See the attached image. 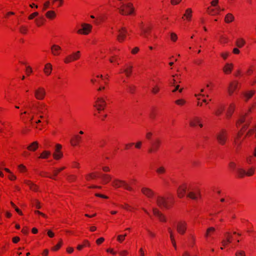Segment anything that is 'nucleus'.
<instances>
[{
  "instance_id": "1",
  "label": "nucleus",
  "mask_w": 256,
  "mask_h": 256,
  "mask_svg": "<svg viewBox=\"0 0 256 256\" xmlns=\"http://www.w3.org/2000/svg\"><path fill=\"white\" fill-rule=\"evenodd\" d=\"M119 12L122 15L131 14L134 11V8L131 2L122 3L120 8H118Z\"/></svg>"
},
{
  "instance_id": "2",
  "label": "nucleus",
  "mask_w": 256,
  "mask_h": 256,
  "mask_svg": "<svg viewBox=\"0 0 256 256\" xmlns=\"http://www.w3.org/2000/svg\"><path fill=\"white\" fill-rule=\"evenodd\" d=\"M218 142L221 145H224L228 139V133L225 130H221L216 134Z\"/></svg>"
},
{
  "instance_id": "3",
  "label": "nucleus",
  "mask_w": 256,
  "mask_h": 256,
  "mask_svg": "<svg viewBox=\"0 0 256 256\" xmlns=\"http://www.w3.org/2000/svg\"><path fill=\"white\" fill-rule=\"evenodd\" d=\"M112 185L116 188H120L122 186L126 190H132L125 181L120 180L118 179H114L112 182Z\"/></svg>"
},
{
  "instance_id": "4",
  "label": "nucleus",
  "mask_w": 256,
  "mask_h": 256,
  "mask_svg": "<svg viewBox=\"0 0 256 256\" xmlns=\"http://www.w3.org/2000/svg\"><path fill=\"white\" fill-rule=\"evenodd\" d=\"M254 169L252 168H249L247 172L240 167L236 170V173L240 178H242L245 176H251L254 174Z\"/></svg>"
},
{
  "instance_id": "5",
  "label": "nucleus",
  "mask_w": 256,
  "mask_h": 256,
  "mask_svg": "<svg viewBox=\"0 0 256 256\" xmlns=\"http://www.w3.org/2000/svg\"><path fill=\"white\" fill-rule=\"evenodd\" d=\"M80 56V51H77L73 52L72 54L66 56L64 60V62L65 63H70L72 61L76 60H78Z\"/></svg>"
},
{
  "instance_id": "6",
  "label": "nucleus",
  "mask_w": 256,
  "mask_h": 256,
  "mask_svg": "<svg viewBox=\"0 0 256 256\" xmlns=\"http://www.w3.org/2000/svg\"><path fill=\"white\" fill-rule=\"evenodd\" d=\"M172 204V199L170 196L161 197V206H162L166 209L169 208Z\"/></svg>"
},
{
  "instance_id": "7",
  "label": "nucleus",
  "mask_w": 256,
  "mask_h": 256,
  "mask_svg": "<svg viewBox=\"0 0 256 256\" xmlns=\"http://www.w3.org/2000/svg\"><path fill=\"white\" fill-rule=\"evenodd\" d=\"M118 34L117 36V40L120 42H122L126 38L128 34V31L125 27H122L118 29Z\"/></svg>"
},
{
  "instance_id": "8",
  "label": "nucleus",
  "mask_w": 256,
  "mask_h": 256,
  "mask_svg": "<svg viewBox=\"0 0 256 256\" xmlns=\"http://www.w3.org/2000/svg\"><path fill=\"white\" fill-rule=\"evenodd\" d=\"M34 95L36 99L41 100L44 98L46 92L44 88H39L35 90Z\"/></svg>"
},
{
  "instance_id": "9",
  "label": "nucleus",
  "mask_w": 256,
  "mask_h": 256,
  "mask_svg": "<svg viewBox=\"0 0 256 256\" xmlns=\"http://www.w3.org/2000/svg\"><path fill=\"white\" fill-rule=\"evenodd\" d=\"M82 28L78 30V32L84 34H88L90 32L92 28L91 25L86 24H82Z\"/></svg>"
},
{
  "instance_id": "10",
  "label": "nucleus",
  "mask_w": 256,
  "mask_h": 256,
  "mask_svg": "<svg viewBox=\"0 0 256 256\" xmlns=\"http://www.w3.org/2000/svg\"><path fill=\"white\" fill-rule=\"evenodd\" d=\"M186 228V223L185 222H180L178 223L176 226V230L178 232L182 234H183Z\"/></svg>"
},
{
  "instance_id": "11",
  "label": "nucleus",
  "mask_w": 256,
  "mask_h": 256,
  "mask_svg": "<svg viewBox=\"0 0 256 256\" xmlns=\"http://www.w3.org/2000/svg\"><path fill=\"white\" fill-rule=\"evenodd\" d=\"M201 119L198 117V116H194L191 118H190L189 120L190 125L191 126H196L197 124H199V126L200 128L202 127V124H201Z\"/></svg>"
},
{
  "instance_id": "12",
  "label": "nucleus",
  "mask_w": 256,
  "mask_h": 256,
  "mask_svg": "<svg viewBox=\"0 0 256 256\" xmlns=\"http://www.w3.org/2000/svg\"><path fill=\"white\" fill-rule=\"evenodd\" d=\"M98 103L97 110L100 112L101 110H103L106 106V102L102 98H98L96 100Z\"/></svg>"
},
{
  "instance_id": "13",
  "label": "nucleus",
  "mask_w": 256,
  "mask_h": 256,
  "mask_svg": "<svg viewBox=\"0 0 256 256\" xmlns=\"http://www.w3.org/2000/svg\"><path fill=\"white\" fill-rule=\"evenodd\" d=\"M186 186L185 184L180 186L177 190L178 196L179 198H182L186 190Z\"/></svg>"
},
{
  "instance_id": "14",
  "label": "nucleus",
  "mask_w": 256,
  "mask_h": 256,
  "mask_svg": "<svg viewBox=\"0 0 256 256\" xmlns=\"http://www.w3.org/2000/svg\"><path fill=\"white\" fill-rule=\"evenodd\" d=\"M238 85V82H233L230 84L228 88V91L229 95L232 96L234 90L237 88Z\"/></svg>"
},
{
  "instance_id": "15",
  "label": "nucleus",
  "mask_w": 256,
  "mask_h": 256,
  "mask_svg": "<svg viewBox=\"0 0 256 256\" xmlns=\"http://www.w3.org/2000/svg\"><path fill=\"white\" fill-rule=\"evenodd\" d=\"M234 68V64L232 63H226L224 66L223 71L226 74H230Z\"/></svg>"
},
{
  "instance_id": "16",
  "label": "nucleus",
  "mask_w": 256,
  "mask_h": 256,
  "mask_svg": "<svg viewBox=\"0 0 256 256\" xmlns=\"http://www.w3.org/2000/svg\"><path fill=\"white\" fill-rule=\"evenodd\" d=\"M159 141L158 140L152 142V146L148 150V152L150 153L155 152L158 148Z\"/></svg>"
},
{
  "instance_id": "17",
  "label": "nucleus",
  "mask_w": 256,
  "mask_h": 256,
  "mask_svg": "<svg viewBox=\"0 0 256 256\" xmlns=\"http://www.w3.org/2000/svg\"><path fill=\"white\" fill-rule=\"evenodd\" d=\"M61 50V48L56 44H53L51 47L52 53L54 56H58L60 54V51Z\"/></svg>"
},
{
  "instance_id": "18",
  "label": "nucleus",
  "mask_w": 256,
  "mask_h": 256,
  "mask_svg": "<svg viewBox=\"0 0 256 256\" xmlns=\"http://www.w3.org/2000/svg\"><path fill=\"white\" fill-rule=\"evenodd\" d=\"M241 134H242V132H240L234 138V144L236 148L238 147L242 141L240 140Z\"/></svg>"
},
{
  "instance_id": "19",
  "label": "nucleus",
  "mask_w": 256,
  "mask_h": 256,
  "mask_svg": "<svg viewBox=\"0 0 256 256\" xmlns=\"http://www.w3.org/2000/svg\"><path fill=\"white\" fill-rule=\"evenodd\" d=\"M208 14H211L212 16L216 15V14H220V12L221 10L219 6H217L216 8H208ZM222 10H224V9H222Z\"/></svg>"
},
{
  "instance_id": "20",
  "label": "nucleus",
  "mask_w": 256,
  "mask_h": 256,
  "mask_svg": "<svg viewBox=\"0 0 256 256\" xmlns=\"http://www.w3.org/2000/svg\"><path fill=\"white\" fill-rule=\"evenodd\" d=\"M231 238L232 236L229 233L226 234L222 242V246H226L228 243L231 242Z\"/></svg>"
},
{
  "instance_id": "21",
  "label": "nucleus",
  "mask_w": 256,
  "mask_h": 256,
  "mask_svg": "<svg viewBox=\"0 0 256 256\" xmlns=\"http://www.w3.org/2000/svg\"><path fill=\"white\" fill-rule=\"evenodd\" d=\"M192 9L191 8H188L186 10V12L184 16L186 17L188 20L190 21L192 17Z\"/></svg>"
},
{
  "instance_id": "22",
  "label": "nucleus",
  "mask_w": 256,
  "mask_h": 256,
  "mask_svg": "<svg viewBox=\"0 0 256 256\" xmlns=\"http://www.w3.org/2000/svg\"><path fill=\"white\" fill-rule=\"evenodd\" d=\"M81 138V136L78 135L74 136V139L71 140L72 144L73 146L78 145L80 142Z\"/></svg>"
},
{
  "instance_id": "23",
  "label": "nucleus",
  "mask_w": 256,
  "mask_h": 256,
  "mask_svg": "<svg viewBox=\"0 0 256 256\" xmlns=\"http://www.w3.org/2000/svg\"><path fill=\"white\" fill-rule=\"evenodd\" d=\"M234 17L232 14L228 13L226 14L224 18V21L226 23H230L234 20Z\"/></svg>"
},
{
  "instance_id": "24",
  "label": "nucleus",
  "mask_w": 256,
  "mask_h": 256,
  "mask_svg": "<svg viewBox=\"0 0 256 256\" xmlns=\"http://www.w3.org/2000/svg\"><path fill=\"white\" fill-rule=\"evenodd\" d=\"M101 178L104 184H107L108 182L112 179V176L107 174H102L101 175Z\"/></svg>"
},
{
  "instance_id": "25",
  "label": "nucleus",
  "mask_w": 256,
  "mask_h": 256,
  "mask_svg": "<svg viewBox=\"0 0 256 256\" xmlns=\"http://www.w3.org/2000/svg\"><path fill=\"white\" fill-rule=\"evenodd\" d=\"M52 70V66L50 64H46L44 68V72L47 75H50Z\"/></svg>"
},
{
  "instance_id": "26",
  "label": "nucleus",
  "mask_w": 256,
  "mask_h": 256,
  "mask_svg": "<svg viewBox=\"0 0 256 256\" xmlns=\"http://www.w3.org/2000/svg\"><path fill=\"white\" fill-rule=\"evenodd\" d=\"M142 192L148 198H150L152 196V192L147 188H142Z\"/></svg>"
},
{
  "instance_id": "27",
  "label": "nucleus",
  "mask_w": 256,
  "mask_h": 256,
  "mask_svg": "<svg viewBox=\"0 0 256 256\" xmlns=\"http://www.w3.org/2000/svg\"><path fill=\"white\" fill-rule=\"evenodd\" d=\"M228 38L226 35H220V36L219 42L222 44H224L228 42Z\"/></svg>"
},
{
  "instance_id": "28",
  "label": "nucleus",
  "mask_w": 256,
  "mask_h": 256,
  "mask_svg": "<svg viewBox=\"0 0 256 256\" xmlns=\"http://www.w3.org/2000/svg\"><path fill=\"white\" fill-rule=\"evenodd\" d=\"M215 231V228L214 227H210L208 228L206 231L204 236L206 238L210 236Z\"/></svg>"
},
{
  "instance_id": "29",
  "label": "nucleus",
  "mask_w": 256,
  "mask_h": 256,
  "mask_svg": "<svg viewBox=\"0 0 256 256\" xmlns=\"http://www.w3.org/2000/svg\"><path fill=\"white\" fill-rule=\"evenodd\" d=\"M38 148V143L37 142H33L30 146L28 147V149L32 150L35 151Z\"/></svg>"
},
{
  "instance_id": "30",
  "label": "nucleus",
  "mask_w": 256,
  "mask_h": 256,
  "mask_svg": "<svg viewBox=\"0 0 256 256\" xmlns=\"http://www.w3.org/2000/svg\"><path fill=\"white\" fill-rule=\"evenodd\" d=\"M198 191L196 192H190L188 194V196L192 199L196 200L198 198Z\"/></svg>"
},
{
  "instance_id": "31",
  "label": "nucleus",
  "mask_w": 256,
  "mask_h": 256,
  "mask_svg": "<svg viewBox=\"0 0 256 256\" xmlns=\"http://www.w3.org/2000/svg\"><path fill=\"white\" fill-rule=\"evenodd\" d=\"M244 44L245 40L242 38H238L236 40V45L238 48L242 47L244 46Z\"/></svg>"
},
{
  "instance_id": "32",
  "label": "nucleus",
  "mask_w": 256,
  "mask_h": 256,
  "mask_svg": "<svg viewBox=\"0 0 256 256\" xmlns=\"http://www.w3.org/2000/svg\"><path fill=\"white\" fill-rule=\"evenodd\" d=\"M25 182L26 184H28V186H30V188L32 190H34V191L37 190L38 188L36 184H34L31 182L28 181V180L26 181Z\"/></svg>"
},
{
  "instance_id": "33",
  "label": "nucleus",
  "mask_w": 256,
  "mask_h": 256,
  "mask_svg": "<svg viewBox=\"0 0 256 256\" xmlns=\"http://www.w3.org/2000/svg\"><path fill=\"white\" fill-rule=\"evenodd\" d=\"M254 94V90L248 91L244 94V96L246 98V100H248L249 98H250Z\"/></svg>"
},
{
  "instance_id": "34",
  "label": "nucleus",
  "mask_w": 256,
  "mask_h": 256,
  "mask_svg": "<svg viewBox=\"0 0 256 256\" xmlns=\"http://www.w3.org/2000/svg\"><path fill=\"white\" fill-rule=\"evenodd\" d=\"M234 105L232 104H231L230 106V107H229V108L228 110L227 113H226V115H227L228 117H229L232 115V113L233 112L234 110Z\"/></svg>"
},
{
  "instance_id": "35",
  "label": "nucleus",
  "mask_w": 256,
  "mask_h": 256,
  "mask_svg": "<svg viewBox=\"0 0 256 256\" xmlns=\"http://www.w3.org/2000/svg\"><path fill=\"white\" fill-rule=\"evenodd\" d=\"M46 16L48 18H53L56 16V14L54 11L50 10L46 13Z\"/></svg>"
},
{
  "instance_id": "36",
  "label": "nucleus",
  "mask_w": 256,
  "mask_h": 256,
  "mask_svg": "<svg viewBox=\"0 0 256 256\" xmlns=\"http://www.w3.org/2000/svg\"><path fill=\"white\" fill-rule=\"evenodd\" d=\"M50 154V152L49 151H44L40 156V158H47L49 156Z\"/></svg>"
},
{
  "instance_id": "37",
  "label": "nucleus",
  "mask_w": 256,
  "mask_h": 256,
  "mask_svg": "<svg viewBox=\"0 0 256 256\" xmlns=\"http://www.w3.org/2000/svg\"><path fill=\"white\" fill-rule=\"evenodd\" d=\"M228 166L232 170H236V172L238 168H236V164L234 162H230L228 164Z\"/></svg>"
},
{
  "instance_id": "38",
  "label": "nucleus",
  "mask_w": 256,
  "mask_h": 256,
  "mask_svg": "<svg viewBox=\"0 0 256 256\" xmlns=\"http://www.w3.org/2000/svg\"><path fill=\"white\" fill-rule=\"evenodd\" d=\"M175 103L178 106H182L186 104V101L184 99L180 98L176 100Z\"/></svg>"
},
{
  "instance_id": "39",
  "label": "nucleus",
  "mask_w": 256,
  "mask_h": 256,
  "mask_svg": "<svg viewBox=\"0 0 256 256\" xmlns=\"http://www.w3.org/2000/svg\"><path fill=\"white\" fill-rule=\"evenodd\" d=\"M224 110V107L222 106H220L214 112L215 114L217 116H220Z\"/></svg>"
},
{
  "instance_id": "40",
  "label": "nucleus",
  "mask_w": 256,
  "mask_h": 256,
  "mask_svg": "<svg viewBox=\"0 0 256 256\" xmlns=\"http://www.w3.org/2000/svg\"><path fill=\"white\" fill-rule=\"evenodd\" d=\"M132 66H128L127 68L124 70V72H125L126 76H129L132 72Z\"/></svg>"
},
{
  "instance_id": "41",
  "label": "nucleus",
  "mask_w": 256,
  "mask_h": 256,
  "mask_svg": "<svg viewBox=\"0 0 256 256\" xmlns=\"http://www.w3.org/2000/svg\"><path fill=\"white\" fill-rule=\"evenodd\" d=\"M44 18L41 17L38 19H36L35 22L38 26H40L43 24Z\"/></svg>"
},
{
  "instance_id": "42",
  "label": "nucleus",
  "mask_w": 256,
  "mask_h": 256,
  "mask_svg": "<svg viewBox=\"0 0 256 256\" xmlns=\"http://www.w3.org/2000/svg\"><path fill=\"white\" fill-rule=\"evenodd\" d=\"M53 156L55 159L58 160L62 157V154L61 152H55L53 154Z\"/></svg>"
},
{
  "instance_id": "43",
  "label": "nucleus",
  "mask_w": 256,
  "mask_h": 256,
  "mask_svg": "<svg viewBox=\"0 0 256 256\" xmlns=\"http://www.w3.org/2000/svg\"><path fill=\"white\" fill-rule=\"evenodd\" d=\"M236 256H246V253L244 250H238L235 254Z\"/></svg>"
},
{
  "instance_id": "44",
  "label": "nucleus",
  "mask_w": 256,
  "mask_h": 256,
  "mask_svg": "<svg viewBox=\"0 0 256 256\" xmlns=\"http://www.w3.org/2000/svg\"><path fill=\"white\" fill-rule=\"evenodd\" d=\"M168 231L170 234V239L172 242V243L174 246L176 247V242L174 240V237L173 234L172 233V231L170 228L168 229Z\"/></svg>"
},
{
  "instance_id": "45",
  "label": "nucleus",
  "mask_w": 256,
  "mask_h": 256,
  "mask_svg": "<svg viewBox=\"0 0 256 256\" xmlns=\"http://www.w3.org/2000/svg\"><path fill=\"white\" fill-rule=\"evenodd\" d=\"M128 92L131 94H134L136 89V87L134 86H128Z\"/></svg>"
},
{
  "instance_id": "46",
  "label": "nucleus",
  "mask_w": 256,
  "mask_h": 256,
  "mask_svg": "<svg viewBox=\"0 0 256 256\" xmlns=\"http://www.w3.org/2000/svg\"><path fill=\"white\" fill-rule=\"evenodd\" d=\"M62 244V240H60V242L58 244H56V246H54V247L52 248V250H58L60 248Z\"/></svg>"
},
{
  "instance_id": "47",
  "label": "nucleus",
  "mask_w": 256,
  "mask_h": 256,
  "mask_svg": "<svg viewBox=\"0 0 256 256\" xmlns=\"http://www.w3.org/2000/svg\"><path fill=\"white\" fill-rule=\"evenodd\" d=\"M20 31L22 34H26L27 31V28L26 26H22L20 28Z\"/></svg>"
},
{
  "instance_id": "48",
  "label": "nucleus",
  "mask_w": 256,
  "mask_h": 256,
  "mask_svg": "<svg viewBox=\"0 0 256 256\" xmlns=\"http://www.w3.org/2000/svg\"><path fill=\"white\" fill-rule=\"evenodd\" d=\"M229 55V53L228 52H224L221 53V56L224 59L226 60Z\"/></svg>"
},
{
  "instance_id": "49",
  "label": "nucleus",
  "mask_w": 256,
  "mask_h": 256,
  "mask_svg": "<svg viewBox=\"0 0 256 256\" xmlns=\"http://www.w3.org/2000/svg\"><path fill=\"white\" fill-rule=\"evenodd\" d=\"M33 206H36V208H40V203L37 200H35L34 202H33Z\"/></svg>"
},
{
  "instance_id": "50",
  "label": "nucleus",
  "mask_w": 256,
  "mask_h": 256,
  "mask_svg": "<svg viewBox=\"0 0 256 256\" xmlns=\"http://www.w3.org/2000/svg\"><path fill=\"white\" fill-rule=\"evenodd\" d=\"M96 177V175H94L92 174H90L86 176V178L87 180H89L90 179L94 178Z\"/></svg>"
},
{
  "instance_id": "51",
  "label": "nucleus",
  "mask_w": 256,
  "mask_h": 256,
  "mask_svg": "<svg viewBox=\"0 0 256 256\" xmlns=\"http://www.w3.org/2000/svg\"><path fill=\"white\" fill-rule=\"evenodd\" d=\"M38 12H34L32 13V14H31L29 16H28V19L29 20H32L33 19L35 16H38Z\"/></svg>"
},
{
  "instance_id": "52",
  "label": "nucleus",
  "mask_w": 256,
  "mask_h": 256,
  "mask_svg": "<svg viewBox=\"0 0 256 256\" xmlns=\"http://www.w3.org/2000/svg\"><path fill=\"white\" fill-rule=\"evenodd\" d=\"M126 236V235H119L118 236V240L119 242H122V240H124Z\"/></svg>"
},
{
  "instance_id": "53",
  "label": "nucleus",
  "mask_w": 256,
  "mask_h": 256,
  "mask_svg": "<svg viewBox=\"0 0 256 256\" xmlns=\"http://www.w3.org/2000/svg\"><path fill=\"white\" fill-rule=\"evenodd\" d=\"M182 0H170L171 4L172 5H177Z\"/></svg>"
},
{
  "instance_id": "54",
  "label": "nucleus",
  "mask_w": 256,
  "mask_h": 256,
  "mask_svg": "<svg viewBox=\"0 0 256 256\" xmlns=\"http://www.w3.org/2000/svg\"><path fill=\"white\" fill-rule=\"evenodd\" d=\"M62 148V146L60 144H56V152H60V150Z\"/></svg>"
},
{
  "instance_id": "55",
  "label": "nucleus",
  "mask_w": 256,
  "mask_h": 256,
  "mask_svg": "<svg viewBox=\"0 0 256 256\" xmlns=\"http://www.w3.org/2000/svg\"><path fill=\"white\" fill-rule=\"evenodd\" d=\"M68 180L69 181H74L76 180V176H74V175H70L68 176Z\"/></svg>"
},
{
  "instance_id": "56",
  "label": "nucleus",
  "mask_w": 256,
  "mask_h": 256,
  "mask_svg": "<svg viewBox=\"0 0 256 256\" xmlns=\"http://www.w3.org/2000/svg\"><path fill=\"white\" fill-rule=\"evenodd\" d=\"M170 38L172 41L175 42L177 40V36L175 34H172Z\"/></svg>"
},
{
  "instance_id": "57",
  "label": "nucleus",
  "mask_w": 256,
  "mask_h": 256,
  "mask_svg": "<svg viewBox=\"0 0 256 256\" xmlns=\"http://www.w3.org/2000/svg\"><path fill=\"white\" fill-rule=\"evenodd\" d=\"M50 4V2L49 1H47L44 4L43 10H45L48 8Z\"/></svg>"
},
{
  "instance_id": "58",
  "label": "nucleus",
  "mask_w": 256,
  "mask_h": 256,
  "mask_svg": "<svg viewBox=\"0 0 256 256\" xmlns=\"http://www.w3.org/2000/svg\"><path fill=\"white\" fill-rule=\"evenodd\" d=\"M104 240V238H100L96 240V242L98 244H100Z\"/></svg>"
},
{
  "instance_id": "59",
  "label": "nucleus",
  "mask_w": 256,
  "mask_h": 256,
  "mask_svg": "<svg viewBox=\"0 0 256 256\" xmlns=\"http://www.w3.org/2000/svg\"><path fill=\"white\" fill-rule=\"evenodd\" d=\"M64 168H65V167H62V168L57 170H56L54 172V176H56L58 174V172H60V171L64 170Z\"/></svg>"
},
{
  "instance_id": "60",
  "label": "nucleus",
  "mask_w": 256,
  "mask_h": 256,
  "mask_svg": "<svg viewBox=\"0 0 256 256\" xmlns=\"http://www.w3.org/2000/svg\"><path fill=\"white\" fill-rule=\"evenodd\" d=\"M142 34L144 36L146 37V33L148 32V30L147 29H146V28H142Z\"/></svg>"
},
{
  "instance_id": "61",
  "label": "nucleus",
  "mask_w": 256,
  "mask_h": 256,
  "mask_svg": "<svg viewBox=\"0 0 256 256\" xmlns=\"http://www.w3.org/2000/svg\"><path fill=\"white\" fill-rule=\"evenodd\" d=\"M18 168L22 172L26 170V167L22 164L18 166Z\"/></svg>"
},
{
  "instance_id": "62",
  "label": "nucleus",
  "mask_w": 256,
  "mask_h": 256,
  "mask_svg": "<svg viewBox=\"0 0 256 256\" xmlns=\"http://www.w3.org/2000/svg\"><path fill=\"white\" fill-rule=\"evenodd\" d=\"M26 72L28 74V75L30 73H31L32 72V68L29 66H27Z\"/></svg>"
},
{
  "instance_id": "63",
  "label": "nucleus",
  "mask_w": 256,
  "mask_h": 256,
  "mask_svg": "<svg viewBox=\"0 0 256 256\" xmlns=\"http://www.w3.org/2000/svg\"><path fill=\"white\" fill-rule=\"evenodd\" d=\"M142 144V142L140 141L137 142L135 145L136 148H140Z\"/></svg>"
},
{
  "instance_id": "64",
  "label": "nucleus",
  "mask_w": 256,
  "mask_h": 256,
  "mask_svg": "<svg viewBox=\"0 0 256 256\" xmlns=\"http://www.w3.org/2000/svg\"><path fill=\"white\" fill-rule=\"evenodd\" d=\"M138 50H139V48L138 47H136L134 49L132 50V52L133 54H135L137 53Z\"/></svg>"
}]
</instances>
